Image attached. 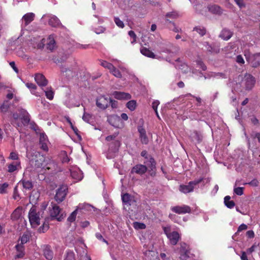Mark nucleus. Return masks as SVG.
<instances>
[{
	"mask_svg": "<svg viewBox=\"0 0 260 260\" xmlns=\"http://www.w3.org/2000/svg\"><path fill=\"white\" fill-rule=\"evenodd\" d=\"M25 85L30 90H36L37 89V86L32 83H26Z\"/></svg>",
	"mask_w": 260,
	"mask_h": 260,
	"instance_id": "obj_58",
	"label": "nucleus"
},
{
	"mask_svg": "<svg viewBox=\"0 0 260 260\" xmlns=\"http://www.w3.org/2000/svg\"><path fill=\"white\" fill-rule=\"evenodd\" d=\"M55 42L53 39L49 38V42L47 44V48L48 50L52 51L55 47Z\"/></svg>",
	"mask_w": 260,
	"mask_h": 260,
	"instance_id": "obj_42",
	"label": "nucleus"
},
{
	"mask_svg": "<svg viewBox=\"0 0 260 260\" xmlns=\"http://www.w3.org/2000/svg\"><path fill=\"white\" fill-rule=\"evenodd\" d=\"M68 192L67 185H62L57 189L55 196V199L58 203H60L65 199Z\"/></svg>",
	"mask_w": 260,
	"mask_h": 260,
	"instance_id": "obj_8",
	"label": "nucleus"
},
{
	"mask_svg": "<svg viewBox=\"0 0 260 260\" xmlns=\"http://www.w3.org/2000/svg\"><path fill=\"white\" fill-rule=\"evenodd\" d=\"M244 187H238L235 188L234 189V192L238 196H241L243 194Z\"/></svg>",
	"mask_w": 260,
	"mask_h": 260,
	"instance_id": "obj_55",
	"label": "nucleus"
},
{
	"mask_svg": "<svg viewBox=\"0 0 260 260\" xmlns=\"http://www.w3.org/2000/svg\"><path fill=\"white\" fill-rule=\"evenodd\" d=\"M64 260H75V255L74 252L72 251H68L67 252Z\"/></svg>",
	"mask_w": 260,
	"mask_h": 260,
	"instance_id": "obj_44",
	"label": "nucleus"
},
{
	"mask_svg": "<svg viewBox=\"0 0 260 260\" xmlns=\"http://www.w3.org/2000/svg\"><path fill=\"white\" fill-rule=\"evenodd\" d=\"M167 236L169 239L171 244L173 245H176L180 239L179 234L176 231H173L169 234H167Z\"/></svg>",
	"mask_w": 260,
	"mask_h": 260,
	"instance_id": "obj_15",
	"label": "nucleus"
},
{
	"mask_svg": "<svg viewBox=\"0 0 260 260\" xmlns=\"http://www.w3.org/2000/svg\"><path fill=\"white\" fill-rule=\"evenodd\" d=\"M48 24L54 27H59L61 24L59 19L55 16H52L50 18Z\"/></svg>",
	"mask_w": 260,
	"mask_h": 260,
	"instance_id": "obj_27",
	"label": "nucleus"
},
{
	"mask_svg": "<svg viewBox=\"0 0 260 260\" xmlns=\"http://www.w3.org/2000/svg\"><path fill=\"white\" fill-rule=\"evenodd\" d=\"M20 165L19 162H14L8 165V172L12 173L14 172L17 169V166Z\"/></svg>",
	"mask_w": 260,
	"mask_h": 260,
	"instance_id": "obj_38",
	"label": "nucleus"
},
{
	"mask_svg": "<svg viewBox=\"0 0 260 260\" xmlns=\"http://www.w3.org/2000/svg\"><path fill=\"white\" fill-rule=\"evenodd\" d=\"M203 180V178L190 181L187 185L181 184L179 186V190L182 193H187L193 191L194 186L199 184Z\"/></svg>",
	"mask_w": 260,
	"mask_h": 260,
	"instance_id": "obj_5",
	"label": "nucleus"
},
{
	"mask_svg": "<svg viewBox=\"0 0 260 260\" xmlns=\"http://www.w3.org/2000/svg\"><path fill=\"white\" fill-rule=\"evenodd\" d=\"M42 211H37L35 207H32L28 213V218L30 225L32 228H36L40 224V216Z\"/></svg>",
	"mask_w": 260,
	"mask_h": 260,
	"instance_id": "obj_3",
	"label": "nucleus"
},
{
	"mask_svg": "<svg viewBox=\"0 0 260 260\" xmlns=\"http://www.w3.org/2000/svg\"><path fill=\"white\" fill-rule=\"evenodd\" d=\"M224 203L225 205L230 209H232L235 206V202L231 200V197L229 196H226L224 198Z\"/></svg>",
	"mask_w": 260,
	"mask_h": 260,
	"instance_id": "obj_30",
	"label": "nucleus"
},
{
	"mask_svg": "<svg viewBox=\"0 0 260 260\" xmlns=\"http://www.w3.org/2000/svg\"><path fill=\"white\" fill-rule=\"evenodd\" d=\"M118 134H119V133L117 132V133H115L114 134H113L112 135L108 136L106 138V140L108 142L114 141V140H116V138L117 137Z\"/></svg>",
	"mask_w": 260,
	"mask_h": 260,
	"instance_id": "obj_47",
	"label": "nucleus"
},
{
	"mask_svg": "<svg viewBox=\"0 0 260 260\" xmlns=\"http://www.w3.org/2000/svg\"><path fill=\"white\" fill-rule=\"evenodd\" d=\"M137 103L135 100H131L126 104L127 108L131 111H134L136 107Z\"/></svg>",
	"mask_w": 260,
	"mask_h": 260,
	"instance_id": "obj_37",
	"label": "nucleus"
},
{
	"mask_svg": "<svg viewBox=\"0 0 260 260\" xmlns=\"http://www.w3.org/2000/svg\"><path fill=\"white\" fill-rule=\"evenodd\" d=\"M43 255L47 260H52L53 257V252L49 245L42 246Z\"/></svg>",
	"mask_w": 260,
	"mask_h": 260,
	"instance_id": "obj_17",
	"label": "nucleus"
},
{
	"mask_svg": "<svg viewBox=\"0 0 260 260\" xmlns=\"http://www.w3.org/2000/svg\"><path fill=\"white\" fill-rule=\"evenodd\" d=\"M206 48L209 52L213 53L215 52L214 48L208 42H205Z\"/></svg>",
	"mask_w": 260,
	"mask_h": 260,
	"instance_id": "obj_60",
	"label": "nucleus"
},
{
	"mask_svg": "<svg viewBox=\"0 0 260 260\" xmlns=\"http://www.w3.org/2000/svg\"><path fill=\"white\" fill-rule=\"evenodd\" d=\"M45 95L48 99H49L50 100H53V99L54 98V92L52 91V90L50 89V90H46V91H45Z\"/></svg>",
	"mask_w": 260,
	"mask_h": 260,
	"instance_id": "obj_48",
	"label": "nucleus"
},
{
	"mask_svg": "<svg viewBox=\"0 0 260 260\" xmlns=\"http://www.w3.org/2000/svg\"><path fill=\"white\" fill-rule=\"evenodd\" d=\"M193 30H196L201 36H204L206 33V29L204 27L199 26L194 27Z\"/></svg>",
	"mask_w": 260,
	"mask_h": 260,
	"instance_id": "obj_36",
	"label": "nucleus"
},
{
	"mask_svg": "<svg viewBox=\"0 0 260 260\" xmlns=\"http://www.w3.org/2000/svg\"><path fill=\"white\" fill-rule=\"evenodd\" d=\"M246 236L249 238H253L254 237V233L252 230L248 231L246 232Z\"/></svg>",
	"mask_w": 260,
	"mask_h": 260,
	"instance_id": "obj_64",
	"label": "nucleus"
},
{
	"mask_svg": "<svg viewBox=\"0 0 260 260\" xmlns=\"http://www.w3.org/2000/svg\"><path fill=\"white\" fill-rule=\"evenodd\" d=\"M118 149H108L107 152H106V157L108 159H112L115 157L116 154L118 152Z\"/></svg>",
	"mask_w": 260,
	"mask_h": 260,
	"instance_id": "obj_34",
	"label": "nucleus"
},
{
	"mask_svg": "<svg viewBox=\"0 0 260 260\" xmlns=\"http://www.w3.org/2000/svg\"><path fill=\"white\" fill-rule=\"evenodd\" d=\"M133 226L136 230H143L146 228V225L144 223L139 222H134Z\"/></svg>",
	"mask_w": 260,
	"mask_h": 260,
	"instance_id": "obj_43",
	"label": "nucleus"
},
{
	"mask_svg": "<svg viewBox=\"0 0 260 260\" xmlns=\"http://www.w3.org/2000/svg\"><path fill=\"white\" fill-rule=\"evenodd\" d=\"M180 257L182 259H186L189 257V246L184 242H181L180 244Z\"/></svg>",
	"mask_w": 260,
	"mask_h": 260,
	"instance_id": "obj_12",
	"label": "nucleus"
},
{
	"mask_svg": "<svg viewBox=\"0 0 260 260\" xmlns=\"http://www.w3.org/2000/svg\"><path fill=\"white\" fill-rule=\"evenodd\" d=\"M49 228V224L44 222L42 226H40L39 229V231L40 233H45L48 230Z\"/></svg>",
	"mask_w": 260,
	"mask_h": 260,
	"instance_id": "obj_51",
	"label": "nucleus"
},
{
	"mask_svg": "<svg viewBox=\"0 0 260 260\" xmlns=\"http://www.w3.org/2000/svg\"><path fill=\"white\" fill-rule=\"evenodd\" d=\"M35 80L40 86H45L47 85L48 81L43 74H36Z\"/></svg>",
	"mask_w": 260,
	"mask_h": 260,
	"instance_id": "obj_18",
	"label": "nucleus"
},
{
	"mask_svg": "<svg viewBox=\"0 0 260 260\" xmlns=\"http://www.w3.org/2000/svg\"><path fill=\"white\" fill-rule=\"evenodd\" d=\"M144 165L146 166L148 168V171L151 176L154 177L156 175V162L154 158L152 156L144 161Z\"/></svg>",
	"mask_w": 260,
	"mask_h": 260,
	"instance_id": "obj_6",
	"label": "nucleus"
},
{
	"mask_svg": "<svg viewBox=\"0 0 260 260\" xmlns=\"http://www.w3.org/2000/svg\"><path fill=\"white\" fill-rule=\"evenodd\" d=\"M109 123L115 127H119L121 123V118L116 115H110L108 117Z\"/></svg>",
	"mask_w": 260,
	"mask_h": 260,
	"instance_id": "obj_16",
	"label": "nucleus"
},
{
	"mask_svg": "<svg viewBox=\"0 0 260 260\" xmlns=\"http://www.w3.org/2000/svg\"><path fill=\"white\" fill-rule=\"evenodd\" d=\"M114 22L120 28H123L124 24L122 21H121L118 17H115Z\"/></svg>",
	"mask_w": 260,
	"mask_h": 260,
	"instance_id": "obj_50",
	"label": "nucleus"
},
{
	"mask_svg": "<svg viewBox=\"0 0 260 260\" xmlns=\"http://www.w3.org/2000/svg\"><path fill=\"white\" fill-rule=\"evenodd\" d=\"M178 17V14L175 12H169L166 15V21L168 23H172L173 22L169 20V18L176 19Z\"/></svg>",
	"mask_w": 260,
	"mask_h": 260,
	"instance_id": "obj_33",
	"label": "nucleus"
},
{
	"mask_svg": "<svg viewBox=\"0 0 260 260\" xmlns=\"http://www.w3.org/2000/svg\"><path fill=\"white\" fill-rule=\"evenodd\" d=\"M78 209H76L74 210L68 217L67 220L70 222H73L75 221L76 218V216L77 214Z\"/></svg>",
	"mask_w": 260,
	"mask_h": 260,
	"instance_id": "obj_41",
	"label": "nucleus"
},
{
	"mask_svg": "<svg viewBox=\"0 0 260 260\" xmlns=\"http://www.w3.org/2000/svg\"><path fill=\"white\" fill-rule=\"evenodd\" d=\"M10 108V104L8 101H5L0 107V111L3 114L6 113Z\"/></svg>",
	"mask_w": 260,
	"mask_h": 260,
	"instance_id": "obj_32",
	"label": "nucleus"
},
{
	"mask_svg": "<svg viewBox=\"0 0 260 260\" xmlns=\"http://www.w3.org/2000/svg\"><path fill=\"white\" fill-rule=\"evenodd\" d=\"M101 65L105 68L108 69L109 71L113 68V65L112 63L104 60L101 61Z\"/></svg>",
	"mask_w": 260,
	"mask_h": 260,
	"instance_id": "obj_45",
	"label": "nucleus"
},
{
	"mask_svg": "<svg viewBox=\"0 0 260 260\" xmlns=\"http://www.w3.org/2000/svg\"><path fill=\"white\" fill-rule=\"evenodd\" d=\"M141 53L143 55H144L148 57H150V58H155V55L154 54V53L152 52L151 50H150L149 49H148L147 48H145V47L142 48L141 49Z\"/></svg>",
	"mask_w": 260,
	"mask_h": 260,
	"instance_id": "obj_29",
	"label": "nucleus"
},
{
	"mask_svg": "<svg viewBox=\"0 0 260 260\" xmlns=\"http://www.w3.org/2000/svg\"><path fill=\"white\" fill-rule=\"evenodd\" d=\"M114 97L117 100H129L132 96L129 93L120 91H114L113 93Z\"/></svg>",
	"mask_w": 260,
	"mask_h": 260,
	"instance_id": "obj_19",
	"label": "nucleus"
},
{
	"mask_svg": "<svg viewBox=\"0 0 260 260\" xmlns=\"http://www.w3.org/2000/svg\"><path fill=\"white\" fill-rule=\"evenodd\" d=\"M30 171L39 172L40 170H51L55 168L56 165L53 160L46 159L40 152H36L30 160Z\"/></svg>",
	"mask_w": 260,
	"mask_h": 260,
	"instance_id": "obj_1",
	"label": "nucleus"
},
{
	"mask_svg": "<svg viewBox=\"0 0 260 260\" xmlns=\"http://www.w3.org/2000/svg\"><path fill=\"white\" fill-rule=\"evenodd\" d=\"M22 183L23 187L26 189H30L33 187L32 182L30 181L23 180Z\"/></svg>",
	"mask_w": 260,
	"mask_h": 260,
	"instance_id": "obj_40",
	"label": "nucleus"
},
{
	"mask_svg": "<svg viewBox=\"0 0 260 260\" xmlns=\"http://www.w3.org/2000/svg\"><path fill=\"white\" fill-rule=\"evenodd\" d=\"M233 36V32L227 29H223L220 35V37L224 40H229Z\"/></svg>",
	"mask_w": 260,
	"mask_h": 260,
	"instance_id": "obj_28",
	"label": "nucleus"
},
{
	"mask_svg": "<svg viewBox=\"0 0 260 260\" xmlns=\"http://www.w3.org/2000/svg\"><path fill=\"white\" fill-rule=\"evenodd\" d=\"M159 104V102L157 100L153 101L152 104V107L153 109L154 110L155 113H157V109Z\"/></svg>",
	"mask_w": 260,
	"mask_h": 260,
	"instance_id": "obj_56",
	"label": "nucleus"
},
{
	"mask_svg": "<svg viewBox=\"0 0 260 260\" xmlns=\"http://www.w3.org/2000/svg\"><path fill=\"white\" fill-rule=\"evenodd\" d=\"M8 186L9 184L7 183L0 184V193L4 194L7 193V189Z\"/></svg>",
	"mask_w": 260,
	"mask_h": 260,
	"instance_id": "obj_46",
	"label": "nucleus"
},
{
	"mask_svg": "<svg viewBox=\"0 0 260 260\" xmlns=\"http://www.w3.org/2000/svg\"><path fill=\"white\" fill-rule=\"evenodd\" d=\"M120 142L119 140H114V141H112L110 143H109V149H119V147H120Z\"/></svg>",
	"mask_w": 260,
	"mask_h": 260,
	"instance_id": "obj_35",
	"label": "nucleus"
},
{
	"mask_svg": "<svg viewBox=\"0 0 260 260\" xmlns=\"http://www.w3.org/2000/svg\"><path fill=\"white\" fill-rule=\"evenodd\" d=\"M22 123L24 125H27L30 121L29 115L28 112L24 109L20 110V118Z\"/></svg>",
	"mask_w": 260,
	"mask_h": 260,
	"instance_id": "obj_20",
	"label": "nucleus"
},
{
	"mask_svg": "<svg viewBox=\"0 0 260 260\" xmlns=\"http://www.w3.org/2000/svg\"><path fill=\"white\" fill-rule=\"evenodd\" d=\"M244 185L248 184L251 186L257 187L259 185V182L256 179H253L250 182L244 183Z\"/></svg>",
	"mask_w": 260,
	"mask_h": 260,
	"instance_id": "obj_52",
	"label": "nucleus"
},
{
	"mask_svg": "<svg viewBox=\"0 0 260 260\" xmlns=\"http://www.w3.org/2000/svg\"><path fill=\"white\" fill-rule=\"evenodd\" d=\"M35 16V14L32 13H28L25 14L22 17V20L24 21L25 26H27L32 22L34 20Z\"/></svg>",
	"mask_w": 260,
	"mask_h": 260,
	"instance_id": "obj_26",
	"label": "nucleus"
},
{
	"mask_svg": "<svg viewBox=\"0 0 260 260\" xmlns=\"http://www.w3.org/2000/svg\"><path fill=\"white\" fill-rule=\"evenodd\" d=\"M243 83L246 90H251L255 84V78L249 74H246L243 79Z\"/></svg>",
	"mask_w": 260,
	"mask_h": 260,
	"instance_id": "obj_9",
	"label": "nucleus"
},
{
	"mask_svg": "<svg viewBox=\"0 0 260 260\" xmlns=\"http://www.w3.org/2000/svg\"><path fill=\"white\" fill-rule=\"evenodd\" d=\"M247 61L253 67L260 66V53L253 54H245Z\"/></svg>",
	"mask_w": 260,
	"mask_h": 260,
	"instance_id": "obj_7",
	"label": "nucleus"
},
{
	"mask_svg": "<svg viewBox=\"0 0 260 260\" xmlns=\"http://www.w3.org/2000/svg\"><path fill=\"white\" fill-rule=\"evenodd\" d=\"M138 131L139 133V138L143 144L147 145L149 143V139L146 134V131L143 126H138Z\"/></svg>",
	"mask_w": 260,
	"mask_h": 260,
	"instance_id": "obj_13",
	"label": "nucleus"
},
{
	"mask_svg": "<svg viewBox=\"0 0 260 260\" xmlns=\"http://www.w3.org/2000/svg\"><path fill=\"white\" fill-rule=\"evenodd\" d=\"M121 200L125 210L133 211L137 208V202L134 196L125 193L121 196Z\"/></svg>",
	"mask_w": 260,
	"mask_h": 260,
	"instance_id": "obj_2",
	"label": "nucleus"
},
{
	"mask_svg": "<svg viewBox=\"0 0 260 260\" xmlns=\"http://www.w3.org/2000/svg\"><path fill=\"white\" fill-rule=\"evenodd\" d=\"M82 119L84 121L90 123L91 119V115L88 113H84L82 116Z\"/></svg>",
	"mask_w": 260,
	"mask_h": 260,
	"instance_id": "obj_53",
	"label": "nucleus"
},
{
	"mask_svg": "<svg viewBox=\"0 0 260 260\" xmlns=\"http://www.w3.org/2000/svg\"><path fill=\"white\" fill-rule=\"evenodd\" d=\"M128 35L131 38L133 39V41H131L132 44H134L136 42L137 36L133 30H130L128 31Z\"/></svg>",
	"mask_w": 260,
	"mask_h": 260,
	"instance_id": "obj_54",
	"label": "nucleus"
},
{
	"mask_svg": "<svg viewBox=\"0 0 260 260\" xmlns=\"http://www.w3.org/2000/svg\"><path fill=\"white\" fill-rule=\"evenodd\" d=\"M191 140L196 143H199L202 140V136L200 133L197 131H193L189 136Z\"/></svg>",
	"mask_w": 260,
	"mask_h": 260,
	"instance_id": "obj_22",
	"label": "nucleus"
},
{
	"mask_svg": "<svg viewBox=\"0 0 260 260\" xmlns=\"http://www.w3.org/2000/svg\"><path fill=\"white\" fill-rule=\"evenodd\" d=\"M147 171H148V168L146 166L142 164H137L133 167L131 173L142 176L145 174Z\"/></svg>",
	"mask_w": 260,
	"mask_h": 260,
	"instance_id": "obj_14",
	"label": "nucleus"
},
{
	"mask_svg": "<svg viewBox=\"0 0 260 260\" xmlns=\"http://www.w3.org/2000/svg\"><path fill=\"white\" fill-rule=\"evenodd\" d=\"M236 4L240 8H242L245 7V5L243 0H234Z\"/></svg>",
	"mask_w": 260,
	"mask_h": 260,
	"instance_id": "obj_59",
	"label": "nucleus"
},
{
	"mask_svg": "<svg viewBox=\"0 0 260 260\" xmlns=\"http://www.w3.org/2000/svg\"><path fill=\"white\" fill-rule=\"evenodd\" d=\"M9 157L12 160H17L18 159V154L12 152L10 153Z\"/></svg>",
	"mask_w": 260,
	"mask_h": 260,
	"instance_id": "obj_61",
	"label": "nucleus"
},
{
	"mask_svg": "<svg viewBox=\"0 0 260 260\" xmlns=\"http://www.w3.org/2000/svg\"><path fill=\"white\" fill-rule=\"evenodd\" d=\"M29 240V237L27 234H23L20 238L21 244L23 245L24 244L27 243Z\"/></svg>",
	"mask_w": 260,
	"mask_h": 260,
	"instance_id": "obj_49",
	"label": "nucleus"
},
{
	"mask_svg": "<svg viewBox=\"0 0 260 260\" xmlns=\"http://www.w3.org/2000/svg\"><path fill=\"white\" fill-rule=\"evenodd\" d=\"M61 72L63 74L65 73V76L68 78L73 76V71L70 68H67L65 66L61 67Z\"/></svg>",
	"mask_w": 260,
	"mask_h": 260,
	"instance_id": "obj_31",
	"label": "nucleus"
},
{
	"mask_svg": "<svg viewBox=\"0 0 260 260\" xmlns=\"http://www.w3.org/2000/svg\"><path fill=\"white\" fill-rule=\"evenodd\" d=\"M110 72L113 74L115 77L117 78H121L122 75L119 70L116 69L114 66L113 68L110 70Z\"/></svg>",
	"mask_w": 260,
	"mask_h": 260,
	"instance_id": "obj_39",
	"label": "nucleus"
},
{
	"mask_svg": "<svg viewBox=\"0 0 260 260\" xmlns=\"http://www.w3.org/2000/svg\"><path fill=\"white\" fill-rule=\"evenodd\" d=\"M17 254L15 255V258H23L25 255L24 246L22 244H18L15 246Z\"/></svg>",
	"mask_w": 260,
	"mask_h": 260,
	"instance_id": "obj_21",
	"label": "nucleus"
},
{
	"mask_svg": "<svg viewBox=\"0 0 260 260\" xmlns=\"http://www.w3.org/2000/svg\"><path fill=\"white\" fill-rule=\"evenodd\" d=\"M198 64L200 66V68L202 69L203 71H206L207 70L206 66L204 63V62L201 60H199L198 61Z\"/></svg>",
	"mask_w": 260,
	"mask_h": 260,
	"instance_id": "obj_63",
	"label": "nucleus"
},
{
	"mask_svg": "<svg viewBox=\"0 0 260 260\" xmlns=\"http://www.w3.org/2000/svg\"><path fill=\"white\" fill-rule=\"evenodd\" d=\"M209 12L214 14L220 15L222 13V10L220 7L213 5L208 7Z\"/></svg>",
	"mask_w": 260,
	"mask_h": 260,
	"instance_id": "obj_25",
	"label": "nucleus"
},
{
	"mask_svg": "<svg viewBox=\"0 0 260 260\" xmlns=\"http://www.w3.org/2000/svg\"><path fill=\"white\" fill-rule=\"evenodd\" d=\"M22 208L18 207L14 210L11 215V219L13 221L18 220L22 215Z\"/></svg>",
	"mask_w": 260,
	"mask_h": 260,
	"instance_id": "obj_24",
	"label": "nucleus"
},
{
	"mask_svg": "<svg viewBox=\"0 0 260 260\" xmlns=\"http://www.w3.org/2000/svg\"><path fill=\"white\" fill-rule=\"evenodd\" d=\"M141 155L145 158V160L147 159L148 157H151L152 156L151 155H149L146 150H143L141 152Z\"/></svg>",
	"mask_w": 260,
	"mask_h": 260,
	"instance_id": "obj_57",
	"label": "nucleus"
},
{
	"mask_svg": "<svg viewBox=\"0 0 260 260\" xmlns=\"http://www.w3.org/2000/svg\"><path fill=\"white\" fill-rule=\"evenodd\" d=\"M236 61L239 63L243 64L244 63V59H243V57L242 56V55H238L236 57Z\"/></svg>",
	"mask_w": 260,
	"mask_h": 260,
	"instance_id": "obj_62",
	"label": "nucleus"
},
{
	"mask_svg": "<svg viewBox=\"0 0 260 260\" xmlns=\"http://www.w3.org/2000/svg\"><path fill=\"white\" fill-rule=\"evenodd\" d=\"M50 214L52 219H56L58 221H61L66 216L64 212H63L62 209L55 204L52 206Z\"/></svg>",
	"mask_w": 260,
	"mask_h": 260,
	"instance_id": "obj_4",
	"label": "nucleus"
},
{
	"mask_svg": "<svg viewBox=\"0 0 260 260\" xmlns=\"http://www.w3.org/2000/svg\"><path fill=\"white\" fill-rule=\"evenodd\" d=\"M71 176L74 179L80 180L82 178V175L78 168L70 169Z\"/></svg>",
	"mask_w": 260,
	"mask_h": 260,
	"instance_id": "obj_23",
	"label": "nucleus"
},
{
	"mask_svg": "<svg viewBox=\"0 0 260 260\" xmlns=\"http://www.w3.org/2000/svg\"><path fill=\"white\" fill-rule=\"evenodd\" d=\"M110 98L105 96H100L96 99V105L100 109L105 110L110 104Z\"/></svg>",
	"mask_w": 260,
	"mask_h": 260,
	"instance_id": "obj_11",
	"label": "nucleus"
},
{
	"mask_svg": "<svg viewBox=\"0 0 260 260\" xmlns=\"http://www.w3.org/2000/svg\"><path fill=\"white\" fill-rule=\"evenodd\" d=\"M171 210L172 212L178 214L190 213L191 211V208L186 205L173 206L171 208Z\"/></svg>",
	"mask_w": 260,
	"mask_h": 260,
	"instance_id": "obj_10",
	"label": "nucleus"
}]
</instances>
